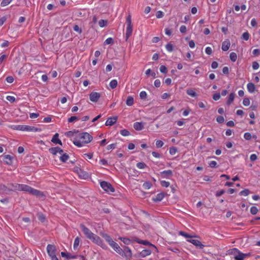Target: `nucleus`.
<instances>
[{
	"instance_id": "1",
	"label": "nucleus",
	"mask_w": 260,
	"mask_h": 260,
	"mask_svg": "<svg viewBox=\"0 0 260 260\" xmlns=\"http://www.w3.org/2000/svg\"><path fill=\"white\" fill-rule=\"evenodd\" d=\"M92 139V136L88 133H81L76 134L73 138V142L78 147H81L90 143Z\"/></svg>"
},
{
	"instance_id": "2",
	"label": "nucleus",
	"mask_w": 260,
	"mask_h": 260,
	"mask_svg": "<svg viewBox=\"0 0 260 260\" xmlns=\"http://www.w3.org/2000/svg\"><path fill=\"white\" fill-rule=\"evenodd\" d=\"M20 191L28 192L32 195L40 197L41 198H44L45 197V195L43 192L33 188L25 184H21Z\"/></svg>"
},
{
	"instance_id": "3",
	"label": "nucleus",
	"mask_w": 260,
	"mask_h": 260,
	"mask_svg": "<svg viewBox=\"0 0 260 260\" xmlns=\"http://www.w3.org/2000/svg\"><path fill=\"white\" fill-rule=\"evenodd\" d=\"M11 128L14 130L26 131V132H41V129L32 126L26 125H11Z\"/></svg>"
},
{
	"instance_id": "4",
	"label": "nucleus",
	"mask_w": 260,
	"mask_h": 260,
	"mask_svg": "<svg viewBox=\"0 0 260 260\" xmlns=\"http://www.w3.org/2000/svg\"><path fill=\"white\" fill-rule=\"evenodd\" d=\"M229 254L232 255L235 260H244L245 257L250 255L249 253H243L236 248L229 250Z\"/></svg>"
},
{
	"instance_id": "5",
	"label": "nucleus",
	"mask_w": 260,
	"mask_h": 260,
	"mask_svg": "<svg viewBox=\"0 0 260 260\" xmlns=\"http://www.w3.org/2000/svg\"><path fill=\"white\" fill-rule=\"evenodd\" d=\"M126 28L125 31V38L127 40L132 35L133 28L132 22V17L130 14L128 15L126 18Z\"/></svg>"
},
{
	"instance_id": "6",
	"label": "nucleus",
	"mask_w": 260,
	"mask_h": 260,
	"mask_svg": "<svg viewBox=\"0 0 260 260\" xmlns=\"http://www.w3.org/2000/svg\"><path fill=\"white\" fill-rule=\"evenodd\" d=\"M134 240H135V242H136L137 243H138L139 244H142L144 245H149V246H151L152 248V249H150L151 250H152V252H158L157 247L154 245L151 244L148 241L140 240L137 237L134 238Z\"/></svg>"
},
{
	"instance_id": "7",
	"label": "nucleus",
	"mask_w": 260,
	"mask_h": 260,
	"mask_svg": "<svg viewBox=\"0 0 260 260\" xmlns=\"http://www.w3.org/2000/svg\"><path fill=\"white\" fill-rule=\"evenodd\" d=\"M103 237L105 239V240L108 243L109 245L115 251L117 250L118 248L120 247L118 244L114 242L112 238L107 234L103 235Z\"/></svg>"
},
{
	"instance_id": "8",
	"label": "nucleus",
	"mask_w": 260,
	"mask_h": 260,
	"mask_svg": "<svg viewBox=\"0 0 260 260\" xmlns=\"http://www.w3.org/2000/svg\"><path fill=\"white\" fill-rule=\"evenodd\" d=\"M101 187L107 192L113 193L115 191V189L112 185L107 181H102L100 183Z\"/></svg>"
},
{
	"instance_id": "9",
	"label": "nucleus",
	"mask_w": 260,
	"mask_h": 260,
	"mask_svg": "<svg viewBox=\"0 0 260 260\" xmlns=\"http://www.w3.org/2000/svg\"><path fill=\"white\" fill-rule=\"evenodd\" d=\"M80 227L86 238L91 240L95 234L93 233L88 228L86 227L83 224H80Z\"/></svg>"
},
{
	"instance_id": "10",
	"label": "nucleus",
	"mask_w": 260,
	"mask_h": 260,
	"mask_svg": "<svg viewBox=\"0 0 260 260\" xmlns=\"http://www.w3.org/2000/svg\"><path fill=\"white\" fill-rule=\"evenodd\" d=\"M91 240L94 243L101 246L103 249H106L108 248L107 246L104 242L102 239L95 234L92 238V239H91Z\"/></svg>"
},
{
	"instance_id": "11",
	"label": "nucleus",
	"mask_w": 260,
	"mask_h": 260,
	"mask_svg": "<svg viewBox=\"0 0 260 260\" xmlns=\"http://www.w3.org/2000/svg\"><path fill=\"white\" fill-rule=\"evenodd\" d=\"M56 249L54 245L48 244L47 246V251L49 256H52L56 255Z\"/></svg>"
},
{
	"instance_id": "12",
	"label": "nucleus",
	"mask_w": 260,
	"mask_h": 260,
	"mask_svg": "<svg viewBox=\"0 0 260 260\" xmlns=\"http://www.w3.org/2000/svg\"><path fill=\"white\" fill-rule=\"evenodd\" d=\"M100 97V93L97 92H91L89 94V99L92 102H97Z\"/></svg>"
},
{
	"instance_id": "13",
	"label": "nucleus",
	"mask_w": 260,
	"mask_h": 260,
	"mask_svg": "<svg viewBox=\"0 0 260 260\" xmlns=\"http://www.w3.org/2000/svg\"><path fill=\"white\" fill-rule=\"evenodd\" d=\"M124 253L122 255V256H124L127 259H129L131 258L132 255V253L131 249L127 246L124 247Z\"/></svg>"
},
{
	"instance_id": "14",
	"label": "nucleus",
	"mask_w": 260,
	"mask_h": 260,
	"mask_svg": "<svg viewBox=\"0 0 260 260\" xmlns=\"http://www.w3.org/2000/svg\"><path fill=\"white\" fill-rule=\"evenodd\" d=\"M49 152L53 155H56L57 153L62 154V153L63 152V150L58 147H55L50 148Z\"/></svg>"
},
{
	"instance_id": "15",
	"label": "nucleus",
	"mask_w": 260,
	"mask_h": 260,
	"mask_svg": "<svg viewBox=\"0 0 260 260\" xmlns=\"http://www.w3.org/2000/svg\"><path fill=\"white\" fill-rule=\"evenodd\" d=\"M188 241L201 249H202L204 247V245L202 244V243L198 240L190 239L188 240Z\"/></svg>"
},
{
	"instance_id": "16",
	"label": "nucleus",
	"mask_w": 260,
	"mask_h": 260,
	"mask_svg": "<svg viewBox=\"0 0 260 260\" xmlns=\"http://www.w3.org/2000/svg\"><path fill=\"white\" fill-rule=\"evenodd\" d=\"M117 120V117H109L106 121L105 125L107 126H111L116 123Z\"/></svg>"
},
{
	"instance_id": "17",
	"label": "nucleus",
	"mask_w": 260,
	"mask_h": 260,
	"mask_svg": "<svg viewBox=\"0 0 260 260\" xmlns=\"http://www.w3.org/2000/svg\"><path fill=\"white\" fill-rule=\"evenodd\" d=\"M133 126L136 131H141L144 128V125L142 122H136L134 123Z\"/></svg>"
},
{
	"instance_id": "18",
	"label": "nucleus",
	"mask_w": 260,
	"mask_h": 260,
	"mask_svg": "<svg viewBox=\"0 0 260 260\" xmlns=\"http://www.w3.org/2000/svg\"><path fill=\"white\" fill-rule=\"evenodd\" d=\"M59 135L58 133H56L53 137L51 140V142L55 144H59L62 145V142L60 139H58Z\"/></svg>"
},
{
	"instance_id": "19",
	"label": "nucleus",
	"mask_w": 260,
	"mask_h": 260,
	"mask_svg": "<svg viewBox=\"0 0 260 260\" xmlns=\"http://www.w3.org/2000/svg\"><path fill=\"white\" fill-rule=\"evenodd\" d=\"M135 237H133L132 238V239H130L125 237H119V239L123 242L124 244L126 245H129L132 243L133 241H135L134 240V238Z\"/></svg>"
},
{
	"instance_id": "20",
	"label": "nucleus",
	"mask_w": 260,
	"mask_h": 260,
	"mask_svg": "<svg viewBox=\"0 0 260 260\" xmlns=\"http://www.w3.org/2000/svg\"><path fill=\"white\" fill-rule=\"evenodd\" d=\"M165 197V193L164 192H160L156 194L155 198L152 199V201L154 202H160Z\"/></svg>"
},
{
	"instance_id": "21",
	"label": "nucleus",
	"mask_w": 260,
	"mask_h": 260,
	"mask_svg": "<svg viewBox=\"0 0 260 260\" xmlns=\"http://www.w3.org/2000/svg\"><path fill=\"white\" fill-rule=\"evenodd\" d=\"M231 43L229 40L224 41L222 44L221 49L224 51H226L230 48Z\"/></svg>"
},
{
	"instance_id": "22",
	"label": "nucleus",
	"mask_w": 260,
	"mask_h": 260,
	"mask_svg": "<svg viewBox=\"0 0 260 260\" xmlns=\"http://www.w3.org/2000/svg\"><path fill=\"white\" fill-rule=\"evenodd\" d=\"M13 157L10 155H6L4 156V161L7 165H11L12 164Z\"/></svg>"
},
{
	"instance_id": "23",
	"label": "nucleus",
	"mask_w": 260,
	"mask_h": 260,
	"mask_svg": "<svg viewBox=\"0 0 260 260\" xmlns=\"http://www.w3.org/2000/svg\"><path fill=\"white\" fill-rule=\"evenodd\" d=\"M247 88L250 93H253L255 91V86L252 83H248L247 85Z\"/></svg>"
},
{
	"instance_id": "24",
	"label": "nucleus",
	"mask_w": 260,
	"mask_h": 260,
	"mask_svg": "<svg viewBox=\"0 0 260 260\" xmlns=\"http://www.w3.org/2000/svg\"><path fill=\"white\" fill-rule=\"evenodd\" d=\"M152 251L150 249H144L140 253V256L142 257H145L147 256L150 255L152 253Z\"/></svg>"
},
{
	"instance_id": "25",
	"label": "nucleus",
	"mask_w": 260,
	"mask_h": 260,
	"mask_svg": "<svg viewBox=\"0 0 260 260\" xmlns=\"http://www.w3.org/2000/svg\"><path fill=\"white\" fill-rule=\"evenodd\" d=\"M235 97V94L234 92H232L230 94L228 98V100L226 101V104L228 106H230L234 101Z\"/></svg>"
},
{
	"instance_id": "26",
	"label": "nucleus",
	"mask_w": 260,
	"mask_h": 260,
	"mask_svg": "<svg viewBox=\"0 0 260 260\" xmlns=\"http://www.w3.org/2000/svg\"><path fill=\"white\" fill-rule=\"evenodd\" d=\"M11 189L13 191H20L21 184L15 183L11 184L10 185Z\"/></svg>"
},
{
	"instance_id": "27",
	"label": "nucleus",
	"mask_w": 260,
	"mask_h": 260,
	"mask_svg": "<svg viewBox=\"0 0 260 260\" xmlns=\"http://www.w3.org/2000/svg\"><path fill=\"white\" fill-rule=\"evenodd\" d=\"M160 173L164 178H167V177L171 176L173 175V172L171 170H165L161 172Z\"/></svg>"
},
{
	"instance_id": "28",
	"label": "nucleus",
	"mask_w": 260,
	"mask_h": 260,
	"mask_svg": "<svg viewBox=\"0 0 260 260\" xmlns=\"http://www.w3.org/2000/svg\"><path fill=\"white\" fill-rule=\"evenodd\" d=\"M126 104L128 106H131L134 104V98L132 96H129L127 97L126 100Z\"/></svg>"
},
{
	"instance_id": "29",
	"label": "nucleus",
	"mask_w": 260,
	"mask_h": 260,
	"mask_svg": "<svg viewBox=\"0 0 260 260\" xmlns=\"http://www.w3.org/2000/svg\"><path fill=\"white\" fill-rule=\"evenodd\" d=\"M186 93L188 95L191 97H196L197 96V93L192 89H187Z\"/></svg>"
},
{
	"instance_id": "30",
	"label": "nucleus",
	"mask_w": 260,
	"mask_h": 260,
	"mask_svg": "<svg viewBox=\"0 0 260 260\" xmlns=\"http://www.w3.org/2000/svg\"><path fill=\"white\" fill-rule=\"evenodd\" d=\"M61 156H60V160L62 161V162H66L68 159H69V156L68 155H67L66 153H62V154H60Z\"/></svg>"
},
{
	"instance_id": "31",
	"label": "nucleus",
	"mask_w": 260,
	"mask_h": 260,
	"mask_svg": "<svg viewBox=\"0 0 260 260\" xmlns=\"http://www.w3.org/2000/svg\"><path fill=\"white\" fill-rule=\"evenodd\" d=\"M109 86L112 89L115 88L117 86V81L116 79L112 80L109 83Z\"/></svg>"
},
{
	"instance_id": "32",
	"label": "nucleus",
	"mask_w": 260,
	"mask_h": 260,
	"mask_svg": "<svg viewBox=\"0 0 260 260\" xmlns=\"http://www.w3.org/2000/svg\"><path fill=\"white\" fill-rule=\"evenodd\" d=\"M151 186L152 183L149 181L145 182L143 184V187L145 189H149L151 187Z\"/></svg>"
},
{
	"instance_id": "33",
	"label": "nucleus",
	"mask_w": 260,
	"mask_h": 260,
	"mask_svg": "<svg viewBox=\"0 0 260 260\" xmlns=\"http://www.w3.org/2000/svg\"><path fill=\"white\" fill-rule=\"evenodd\" d=\"M249 38H250V34L248 31L244 32L242 34V37H241V38L245 41L248 40Z\"/></svg>"
},
{
	"instance_id": "34",
	"label": "nucleus",
	"mask_w": 260,
	"mask_h": 260,
	"mask_svg": "<svg viewBox=\"0 0 260 260\" xmlns=\"http://www.w3.org/2000/svg\"><path fill=\"white\" fill-rule=\"evenodd\" d=\"M230 59L233 62H235L237 59V54L235 52H232L230 54Z\"/></svg>"
},
{
	"instance_id": "35",
	"label": "nucleus",
	"mask_w": 260,
	"mask_h": 260,
	"mask_svg": "<svg viewBox=\"0 0 260 260\" xmlns=\"http://www.w3.org/2000/svg\"><path fill=\"white\" fill-rule=\"evenodd\" d=\"M93 153H84L83 154L82 157L85 159H91L93 157Z\"/></svg>"
},
{
	"instance_id": "36",
	"label": "nucleus",
	"mask_w": 260,
	"mask_h": 260,
	"mask_svg": "<svg viewBox=\"0 0 260 260\" xmlns=\"http://www.w3.org/2000/svg\"><path fill=\"white\" fill-rule=\"evenodd\" d=\"M80 242V238L78 237H77L75 238V239L74 240V242L73 247H74V249H75L76 248H77L78 247V246H79Z\"/></svg>"
},
{
	"instance_id": "37",
	"label": "nucleus",
	"mask_w": 260,
	"mask_h": 260,
	"mask_svg": "<svg viewBox=\"0 0 260 260\" xmlns=\"http://www.w3.org/2000/svg\"><path fill=\"white\" fill-rule=\"evenodd\" d=\"M166 49H167V50L170 52H171L173 51V49H174V46L172 44H171V43H168L166 45Z\"/></svg>"
},
{
	"instance_id": "38",
	"label": "nucleus",
	"mask_w": 260,
	"mask_h": 260,
	"mask_svg": "<svg viewBox=\"0 0 260 260\" xmlns=\"http://www.w3.org/2000/svg\"><path fill=\"white\" fill-rule=\"evenodd\" d=\"M108 22L106 20H101L99 21V26L101 27H104L107 25Z\"/></svg>"
},
{
	"instance_id": "39",
	"label": "nucleus",
	"mask_w": 260,
	"mask_h": 260,
	"mask_svg": "<svg viewBox=\"0 0 260 260\" xmlns=\"http://www.w3.org/2000/svg\"><path fill=\"white\" fill-rule=\"evenodd\" d=\"M136 166L137 167L140 169H143L147 167V165L143 162H140L137 163Z\"/></svg>"
},
{
	"instance_id": "40",
	"label": "nucleus",
	"mask_w": 260,
	"mask_h": 260,
	"mask_svg": "<svg viewBox=\"0 0 260 260\" xmlns=\"http://www.w3.org/2000/svg\"><path fill=\"white\" fill-rule=\"evenodd\" d=\"M250 193L249 190L248 189H245L240 192L239 194L240 196H247Z\"/></svg>"
},
{
	"instance_id": "41",
	"label": "nucleus",
	"mask_w": 260,
	"mask_h": 260,
	"mask_svg": "<svg viewBox=\"0 0 260 260\" xmlns=\"http://www.w3.org/2000/svg\"><path fill=\"white\" fill-rule=\"evenodd\" d=\"M120 133L122 136L125 137L130 135L129 132L125 129L121 130Z\"/></svg>"
},
{
	"instance_id": "42",
	"label": "nucleus",
	"mask_w": 260,
	"mask_h": 260,
	"mask_svg": "<svg viewBox=\"0 0 260 260\" xmlns=\"http://www.w3.org/2000/svg\"><path fill=\"white\" fill-rule=\"evenodd\" d=\"M12 1V0H2L1 6L2 7H5L10 4Z\"/></svg>"
},
{
	"instance_id": "43",
	"label": "nucleus",
	"mask_w": 260,
	"mask_h": 260,
	"mask_svg": "<svg viewBox=\"0 0 260 260\" xmlns=\"http://www.w3.org/2000/svg\"><path fill=\"white\" fill-rule=\"evenodd\" d=\"M258 209L255 206H252L250 208V213L253 215H255L258 212Z\"/></svg>"
},
{
	"instance_id": "44",
	"label": "nucleus",
	"mask_w": 260,
	"mask_h": 260,
	"mask_svg": "<svg viewBox=\"0 0 260 260\" xmlns=\"http://www.w3.org/2000/svg\"><path fill=\"white\" fill-rule=\"evenodd\" d=\"M164 143V142L159 140H156L155 142L156 147L158 148H161L163 146Z\"/></svg>"
},
{
	"instance_id": "45",
	"label": "nucleus",
	"mask_w": 260,
	"mask_h": 260,
	"mask_svg": "<svg viewBox=\"0 0 260 260\" xmlns=\"http://www.w3.org/2000/svg\"><path fill=\"white\" fill-rule=\"evenodd\" d=\"M159 71L162 73L166 74L167 73L168 70L165 66L161 65L159 68Z\"/></svg>"
},
{
	"instance_id": "46",
	"label": "nucleus",
	"mask_w": 260,
	"mask_h": 260,
	"mask_svg": "<svg viewBox=\"0 0 260 260\" xmlns=\"http://www.w3.org/2000/svg\"><path fill=\"white\" fill-rule=\"evenodd\" d=\"M73 29L79 34L82 33V29L78 25H75L74 26Z\"/></svg>"
},
{
	"instance_id": "47",
	"label": "nucleus",
	"mask_w": 260,
	"mask_h": 260,
	"mask_svg": "<svg viewBox=\"0 0 260 260\" xmlns=\"http://www.w3.org/2000/svg\"><path fill=\"white\" fill-rule=\"evenodd\" d=\"M160 184L162 187H168L170 186V183L168 181L165 180H162L160 181Z\"/></svg>"
},
{
	"instance_id": "48",
	"label": "nucleus",
	"mask_w": 260,
	"mask_h": 260,
	"mask_svg": "<svg viewBox=\"0 0 260 260\" xmlns=\"http://www.w3.org/2000/svg\"><path fill=\"white\" fill-rule=\"evenodd\" d=\"M164 16V13L161 11H158L156 13V17L158 19L162 18Z\"/></svg>"
},
{
	"instance_id": "49",
	"label": "nucleus",
	"mask_w": 260,
	"mask_h": 260,
	"mask_svg": "<svg viewBox=\"0 0 260 260\" xmlns=\"http://www.w3.org/2000/svg\"><path fill=\"white\" fill-rule=\"evenodd\" d=\"M250 101L248 98H244L243 101V104L245 106H248L250 105Z\"/></svg>"
},
{
	"instance_id": "50",
	"label": "nucleus",
	"mask_w": 260,
	"mask_h": 260,
	"mask_svg": "<svg viewBox=\"0 0 260 260\" xmlns=\"http://www.w3.org/2000/svg\"><path fill=\"white\" fill-rule=\"evenodd\" d=\"M61 255L62 257H66L67 259L75 258V256H70V255L64 252H61Z\"/></svg>"
},
{
	"instance_id": "51",
	"label": "nucleus",
	"mask_w": 260,
	"mask_h": 260,
	"mask_svg": "<svg viewBox=\"0 0 260 260\" xmlns=\"http://www.w3.org/2000/svg\"><path fill=\"white\" fill-rule=\"evenodd\" d=\"M244 138L245 139L247 140H249L251 139L252 136L250 133H245L244 135Z\"/></svg>"
},
{
	"instance_id": "52",
	"label": "nucleus",
	"mask_w": 260,
	"mask_h": 260,
	"mask_svg": "<svg viewBox=\"0 0 260 260\" xmlns=\"http://www.w3.org/2000/svg\"><path fill=\"white\" fill-rule=\"evenodd\" d=\"M140 97L141 99H145L147 97V93L145 91H142L140 93Z\"/></svg>"
},
{
	"instance_id": "53",
	"label": "nucleus",
	"mask_w": 260,
	"mask_h": 260,
	"mask_svg": "<svg viewBox=\"0 0 260 260\" xmlns=\"http://www.w3.org/2000/svg\"><path fill=\"white\" fill-rule=\"evenodd\" d=\"M177 149L176 147H171L170 148L169 152L171 155H174L176 153Z\"/></svg>"
},
{
	"instance_id": "54",
	"label": "nucleus",
	"mask_w": 260,
	"mask_h": 260,
	"mask_svg": "<svg viewBox=\"0 0 260 260\" xmlns=\"http://www.w3.org/2000/svg\"><path fill=\"white\" fill-rule=\"evenodd\" d=\"M179 234L180 235H181V236L185 237V238H191L192 237V236H190L187 233H186L184 232H183V231H180L179 233Z\"/></svg>"
},
{
	"instance_id": "55",
	"label": "nucleus",
	"mask_w": 260,
	"mask_h": 260,
	"mask_svg": "<svg viewBox=\"0 0 260 260\" xmlns=\"http://www.w3.org/2000/svg\"><path fill=\"white\" fill-rule=\"evenodd\" d=\"M76 134H78V133H76V132H72V131H69L67 133L66 135L69 137H74V138L75 137Z\"/></svg>"
},
{
	"instance_id": "56",
	"label": "nucleus",
	"mask_w": 260,
	"mask_h": 260,
	"mask_svg": "<svg viewBox=\"0 0 260 260\" xmlns=\"http://www.w3.org/2000/svg\"><path fill=\"white\" fill-rule=\"evenodd\" d=\"M113 43V39L112 38H107L104 42L105 44H111Z\"/></svg>"
},
{
	"instance_id": "57",
	"label": "nucleus",
	"mask_w": 260,
	"mask_h": 260,
	"mask_svg": "<svg viewBox=\"0 0 260 260\" xmlns=\"http://www.w3.org/2000/svg\"><path fill=\"white\" fill-rule=\"evenodd\" d=\"M216 121L219 123H222L224 122V117L222 116H218L217 118H216Z\"/></svg>"
},
{
	"instance_id": "58",
	"label": "nucleus",
	"mask_w": 260,
	"mask_h": 260,
	"mask_svg": "<svg viewBox=\"0 0 260 260\" xmlns=\"http://www.w3.org/2000/svg\"><path fill=\"white\" fill-rule=\"evenodd\" d=\"M205 52L208 55H211L212 53V49L210 47H207L205 48Z\"/></svg>"
},
{
	"instance_id": "59",
	"label": "nucleus",
	"mask_w": 260,
	"mask_h": 260,
	"mask_svg": "<svg viewBox=\"0 0 260 260\" xmlns=\"http://www.w3.org/2000/svg\"><path fill=\"white\" fill-rule=\"evenodd\" d=\"M220 96H221V95H220V93H216L213 95V99L214 100L216 101L220 99Z\"/></svg>"
},
{
	"instance_id": "60",
	"label": "nucleus",
	"mask_w": 260,
	"mask_h": 260,
	"mask_svg": "<svg viewBox=\"0 0 260 260\" xmlns=\"http://www.w3.org/2000/svg\"><path fill=\"white\" fill-rule=\"evenodd\" d=\"M6 99L11 103L15 101V98L13 96L8 95L6 97Z\"/></svg>"
},
{
	"instance_id": "61",
	"label": "nucleus",
	"mask_w": 260,
	"mask_h": 260,
	"mask_svg": "<svg viewBox=\"0 0 260 260\" xmlns=\"http://www.w3.org/2000/svg\"><path fill=\"white\" fill-rule=\"evenodd\" d=\"M116 143L110 144L107 146V150L114 149L116 148Z\"/></svg>"
},
{
	"instance_id": "62",
	"label": "nucleus",
	"mask_w": 260,
	"mask_h": 260,
	"mask_svg": "<svg viewBox=\"0 0 260 260\" xmlns=\"http://www.w3.org/2000/svg\"><path fill=\"white\" fill-rule=\"evenodd\" d=\"M259 67L258 63L256 61H254L252 63V68L253 70H257Z\"/></svg>"
},
{
	"instance_id": "63",
	"label": "nucleus",
	"mask_w": 260,
	"mask_h": 260,
	"mask_svg": "<svg viewBox=\"0 0 260 260\" xmlns=\"http://www.w3.org/2000/svg\"><path fill=\"white\" fill-rule=\"evenodd\" d=\"M154 85L156 87H159L161 85L160 81L159 79H156L154 81Z\"/></svg>"
},
{
	"instance_id": "64",
	"label": "nucleus",
	"mask_w": 260,
	"mask_h": 260,
	"mask_svg": "<svg viewBox=\"0 0 260 260\" xmlns=\"http://www.w3.org/2000/svg\"><path fill=\"white\" fill-rule=\"evenodd\" d=\"M209 165L211 168H214L216 167L217 165V162L214 160H212L209 163Z\"/></svg>"
}]
</instances>
